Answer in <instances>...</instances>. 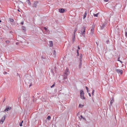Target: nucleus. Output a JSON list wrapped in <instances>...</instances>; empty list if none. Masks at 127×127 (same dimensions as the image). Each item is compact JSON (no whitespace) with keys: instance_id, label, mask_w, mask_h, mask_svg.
I'll use <instances>...</instances> for the list:
<instances>
[{"instance_id":"1","label":"nucleus","mask_w":127,"mask_h":127,"mask_svg":"<svg viewBox=\"0 0 127 127\" xmlns=\"http://www.w3.org/2000/svg\"><path fill=\"white\" fill-rule=\"evenodd\" d=\"M86 27L83 26L82 28V30L80 31V32H79V33H80L81 34H82L84 37H85V32Z\"/></svg>"},{"instance_id":"2","label":"nucleus","mask_w":127,"mask_h":127,"mask_svg":"<svg viewBox=\"0 0 127 127\" xmlns=\"http://www.w3.org/2000/svg\"><path fill=\"white\" fill-rule=\"evenodd\" d=\"M70 72L69 69L67 68L65 70L64 75V79H65L67 78L68 75L69 73Z\"/></svg>"},{"instance_id":"3","label":"nucleus","mask_w":127,"mask_h":127,"mask_svg":"<svg viewBox=\"0 0 127 127\" xmlns=\"http://www.w3.org/2000/svg\"><path fill=\"white\" fill-rule=\"evenodd\" d=\"M80 95L81 98L82 99H85V97L84 96V93L83 90H81L80 91Z\"/></svg>"},{"instance_id":"4","label":"nucleus","mask_w":127,"mask_h":127,"mask_svg":"<svg viewBox=\"0 0 127 127\" xmlns=\"http://www.w3.org/2000/svg\"><path fill=\"white\" fill-rule=\"evenodd\" d=\"M95 27V26L94 25H93L91 29V32L90 33V34L91 35H92L93 34Z\"/></svg>"},{"instance_id":"5","label":"nucleus","mask_w":127,"mask_h":127,"mask_svg":"<svg viewBox=\"0 0 127 127\" xmlns=\"http://www.w3.org/2000/svg\"><path fill=\"white\" fill-rule=\"evenodd\" d=\"M116 71L119 74H121L123 73V71L122 70L118 69H115Z\"/></svg>"},{"instance_id":"6","label":"nucleus","mask_w":127,"mask_h":127,"mask_svg":"<svg viewBox=\"0 0 127 127\" xmlns=\"http://www.w3.org/2000/svg\"><path fill=\"white\" fill-rule=\"evenodd\" d=\"M6 117V116L5 115H4L1 119L0 120V123L1 124H2L3 123L4 121L5 120Z\"/></svg>"},{"instance_id":"7","label":"nucleus","mask_w":127,"mask_h":127,"mask_svg":"<svg viewBox=\"0 0 127 127\" xmlns=\"http://www.w3.org/2000/svg\"><path fill=\"white\" fill-rule=\"evenodd\" d=\"M59 11L61 13L64 12L65 11H66L65 9H64V8H59Z\"/></svg>"},{"instance_id":"8","label":"nucleus","mask_w":127,"mask_h":127,"mask_svg":"<svg viewBox=\"0 0 127 127\" xmlns=\"http://www.w3.org/2000/svg\"><path fill=\"white\" fill-rule=\"evenodd\" d=\"M110 107H111L112 105V104L113 103L114 101V99L113 98H112L110 99Z\"/></svg>"},{"instance_id":"9","label":"nucleus","mask_w":127,"mask_h":127,"mask_svg":"<svg viewBox=\"0 0 127 127\" xmlns=\"http://www.w3.org/2000/svg\"><path fill=\"white\" fill-rule=\"evenodd\" d=\"M11 108L10 107H7L4 110V111L6 112L8 111L9 110H10Z\"/></svg>"},{"instance_id":"10","label":"nucleus","mask_w":127,"mask_h":127,"mask_svg":"<svg viewBox=\"0 0 127 127\" xmlns=\"http://www.w3.org/2000/svg\"><path fill=\"white\" fill-rule=\"evenodd\" d=\"M82 57H83L82 55V54H80V58H79V62H82Z\"/></svg>"},{"instance_id":"11","label":"nucleus","mask_w":127,"mask_h":127,"mask_svg":"<svg viewBox=\"0 0 127 127\" xmlns=\"http://www.w3.org/2000/svg\"><path fill=\"white\" fill-rule=\"evenodd\" d=\"M38 2L37 1H35L33 4V6L34 7H36L37 4L38 3Z\"/></svg>"},{"instance_id":"12","label":"nucleus","mask_w":127,"mask_h":127,"mask_svg":"<svg viewBox=\"0 0 127 127\" xmlns=\"http://www.w3.org/2000/svg\"><path fill=\"white\" fill-rule=\"evenodd\" d=\"M49 43L50 44V47H52L53 45V42L52 41H49Z\"/></svg>"},{"instance_id":"13","label":"nucleus","mask_w":127,"mask_h":127,"mask_svg":"<svg viewBox=\"0 0 127 127\" xmlns=\"http://www.w3.org/2000/svg\"><path fill=\"white\" fill-rule=\"evenodd\" d=\"M79 64L78 65V66L80 68L81 67V66H82V62H79Z\"/></svg>"},{"instance_id":"14","label":"nucleus","mask_w":127,"mask_h":127,"mask_svg":"<svg viewBox=\"0 0 127 127\" xmlns=\"http://www.w3.org/2000/svg\"><path fill=\"white\" fill-rule=\"evenodd\" d=\"M86 15H87V11H86L84 13V16L83 17V19H84L86 17Z\"/></svg>"},{"instance_id":"15","label":"nucleus","mask_w":127,"mask_h":127,"mask_svg":"<svg viewBox=\"0 0 127 127\" xmlns=\"http://www.w3.org/2000/svg\"><path fill=\"white\" fill-rule=\"evenodd\" d=\"M26 2H27L29 5H30L31 4L30 0H26Z\"/></svg>"},{"instance_id":"16","label":"nucleus","mask_w":127,"mask_h":127,"mask_svg":"<svg viewBox=\"0 0 127 127\" xmlns=\"http://www.w3.org/2000/svg\"><path fill=\"white\" fill-rule=\"evenodd\" d=\"M22 29L24 31L26 30V28L24 26H23L22 27Z\"/></svg>"},{"instance_id":"17","label":"nucleus","mask_w":127,"mask_h":127,"mask_svg":"<svg viewBox=\"0 0 127 127\" xmlns=\"http://www.w3.org/2000/svg\"><path fill=\"white\" fill-rule=\"evenodd\" d=\"M105 24H103L102 25V26L101 27V30L103 29L104 28V27H105Z\"/></svg>"},{"instance_id":"18","label":"nucleus","mask_w":127,"mask_h":127,"mask_svg":"<svg viewBox=\"0 0 127 127\" xmlns=\"http://www.w3.org/2000/svg\"><path fill=\"white\" fill-rule=\"evenodd\" d=\"M53 55L54 56H56V51L55 50H54L53 51Z\"/></svg>"},{"instance_id":"19","label":"nucleus","mask_w":127,"mask_h":127,"mask_svg":"<svg viewBox=\"0 0 127 127\" xmlns=\"http://www.w3.org/2000/svg\"><path fill=\"white\" fill-rule=\"evenodd\" d=\"M10 21L11 22H12L13 21V20L12 19L10 18L9 19Z\"/></svg>"},{"instance_id":"20","label":"nucleus","mask_w":127,"mask_h":127,"mask_svg":"<svg viewBox=\"0 0 127 127\" xmlns=\"http://www.w3.org/2000/svg\"><path fill=\"white\" fill-rule=\"evenodd\" d=\"M47 119H48V120H50V119H51L50 117L49 116L48 117Z\"/></svg>"},{"instance_id":"21","label":"nucleus","mask_w":127,"mask_h":127,"mask_svg":"<svg viewBox=\"0 0 127 127\" xmlns=\"http://www.w3.org/2000/svg\"><path fill=\"white\" fill-rule=\"evenodd\" d=\"M98 14H94V16L95 17H97L98 16Z\"/></svg>"},{"instance_id":"22","label":"nucleus","mask_w":127,"mask_h":127,"mask_svg":"<svg viewBox=\"0 0 127 127\" xmlns=\"http://www.w3.org/2000/svg\"><path fill=\"white\" fill-rule=\"evenodd\" d=\"M77 31V29H75L74 31V34L75 33V32H76Z\"/></svg>"},{"instance_id":"23","label":"nucleus","mask_w":127,"mask_h":127,"mask_svg":"<svg viewBox=\"0 0 127 127\" xmlns=\"http://www.w3.org/2000/svg\"><path fill=\"white\" fill-rule=\"evenodd\" d=\"M77 56H78L79 55V52H78V50H77Z\"/></svg>"},{"instance_id":"24","label":"nucleus","mask_w":127,"mask_h":127,"mask_svg":"<svg viewBox=\"0 0 127 127\" xmlns=\"http://www.w3.org/2000/svg\"><path fill=\"white\" fill-rule=\"evenodd\" d=\"M9 41L8 40H7L6 41V43L7 44L9 43Z\"/></svg>"},{"instance_id":"25","label":"nucleus","mask_w":127,"mask_h":127,"mask_svg":"<svg viewBox=\"0 0 127 127\" xmlns=\"http://www.w3.org/2000/svg\"><path fill=\"white\" fill-rule=\"evenodd\" d=\"M75 38H74V37H73L72 38V40L73 42L75 40Z\"/></svg>"},{"instance_id":"26","label":"nucleus","mask_w":127,"mask_h":127,"mask_svg":"<svg viewBox=\"0 0 127 127\" xmlns=\"http://www.w3.org/2000/svg\"><path fill=\"white\" fill-rule=\"evenodd\" d=\"M55 85V84H53V85L51 87V88H52Z\"/></svg>"},{"instance_id":"27","label":"nucleus","mask_w":127,"mask_h":127,"mask_svg":"<svg viewBox=\"0 0 127 127\" xmlns=\"http://www.w3.org/2000/svg\"><path fill=\"white\" fill-rule=\"evenodd\" d=\"M19 125L20 126V127H21L22 126V123H20V124H19Z\"/></svg>"},{"instance_id":"28","label":"nucleus","mask_w":127,"mask_h":127,"mask_svg":"<svg viewBox=\"0 0 127 127\" xmlns=\"http://www.w3.org/2000/svg\"><path fill=\"white\" fill-rule=\"evenodd\" d=\"M95 92V90H93V92H92V94L93 95H94V92Z\"/></svg>"},{"instance_id":"29","label":"nucleus","mask_w":127,"mask_h":127,"mask_svg":"<svg viewBox=\"0 0 127 127\" xmlns=\"http://www.w3.org/2000/svg\"><path fill=\"white\" fill-rule=\"evenodd\" d=\"M17 10L19 12H20L21 10L20 9V8L19 9H17Z\"/></svg>"},{"instance_id":"30","label":"nucleus","mask_w":127,"mask_h":127,"mask_svg":"<svg viewBox=\"0 0 127 127\" xmlns=\"http://www.w3.org/2000/svg\"><path fill=\"white\" fill-rule=\"evenodd\" d=\"M125 35L127 37V32H125Z\"/></svg>"},{"instance_id":"31","label":"nucleus","mask_w":127,"mask_h":127,"mask_svg":"<svg viewBox=\"0 0 127 127\" xmlns=\"http://www.w3.org/2000/svg\"><path fill=\"white\" fill-rule=\"evenodd\" d=\"M86 89L87 90H88V91L89 90L88 89V87L87 86H86Z\"/></svg>"},{"instance_id":"32","label":"nucleus","mask_w":127,"mask_h":127,"mask_svg":"<svg viewBox=\"0 0 127 127\" xmlns=\"http://www.w3.org/2000/svg\"><path fill=\"white\" fill-rule=\"evenodd\" d=\"M109 42V41L108 40H107L106 41V43L107 44H108Z\"/></svg>"},{"instance_id":"33","label":"nucleus","mask_w":127,"mask_h":127,"mask_svg":"<svg viewBox=\"0 0 127 127\" xmlns=\"http://www.w3.org/2000/svg\"><path fill=\"white\" fill-rule=\"evenodd\" d=\"M75 34L74 33V34L73 35V37H74V38H75Z\"/></svg>"},{"instance_id":"34","label":"nucleus","mask_w":127,"mask_h":127,"mask_svg":"<svg viewBox=\"0 0 127 127\" xmlns=\"http://www.w3.org/2000/svg\"><path fill=\"white\" fill-rule=\"evenodd\" d=\"M44 28L45 30H47V29L46 27H44Z\"/></svg>"},{"instance_id":"35","label":"nucleus","mask_w":127,"mask_h":127,"mask_svg":"<svg viewBox=\"0 0 127 127\" xmlns=\"http://www.w3.org/2000/svg\"><path fill=\"white\" fill-rule=\"evenodd\" d=\"M80 117H81V118H83L84 119H85L84 118H83V116L82 115H81L80 116Z\"/></svg>"},{"instance_id":"36","label":"nucleus","mask_w":127,"mask_h":127,"mask_svg":"<svg viewBox=\"0 0 127 127\" xmlns=\"http://www.w3.org/2000/svg\"><path fill=\"white\" fill-rule=\"evenodd\" d=\"M120 57H119L118 59V61H120Z\"/></svg>"},{"instance_id":"37","label":"nucleus","mask_w":127,"mask_h":127,"mask_svg":"<svg viewBox=\"0 0 127 127\" xmlns=\"http://www.w3.org/2000/svg\"><path fill=\"white\" fill-rule=\"evenodd\" d=\"M4 74H7V72H4Z\"/></svg>"},{"instance_id":"38","label":"nucleus","mask_w":127,"mask_h":127,"mask_svg":"<svg viewBox=\"0 0 127 127\" xmlns=\"http://www.w3.org/2000/svg\"><path fill=\"white\" fill-rule=\"evenodd\" d=\"M17 76H19V77H20V75L19 74H18V73H17Z\"/></svg>"},{"instance_id":"39","label":"nucleus","mask_w":127,"mask_h":127,"mask_svg":"<svg viewBox=\"0 0 127 127\" xmlns=\"http://www.w3.org/2000/svg\"><path fill=\"white\" fill-rule=\"evenodd\" d=\"M21 24L22 25H23V24H24V22L23 21V22H21Z\"/></svg>"},{"instance_id":"40","label":"nucleus","mask_w":127,"mask_h":127,"mask_svg":"<svg viewBox=\"0 0 127 127\" xmlns=\"http://www.w3.org/2000/svg\"><path fill=\"white\" fill-rule=\"evenodd\" d=\"M89 95L90 96H91V94H90V93H89Z\"/></svg>"},{"instance_id":"41","label":"nucleus","mask_w":127,"mask_h":127,"mask_svg":"<svg viewBox=\"0 0 127 127\" xmlns=\"http://www.w3.org/2000/svg\"><path fill=\"white\" fill-rule=\"evenodd\" d=\"M78 49L79 50L80 49V48L79 46H78Z\"/></svg>"},{"instance_id":"42","label":"nucleus","mask_w":127,"mask_h":127,"mask_svg":"<svg viewBox=\"0 0 127 127\" xmlns=\"http://www.w3.org/2000/svg\"><path fill=\"white\" fill-rule=\"evenodd\" d=\"M81 105H82V106H83V105H81L80 104L79 105V107H80V106H81Z\"/></svg>"},{"instance_id":"43","label":"nucleus","mask_w":127,"mask_h":127,"mask_svg":"<svg viewBox=\"0 0 127 127\" xmlns=\"http://www.w3.org/2000/svg\"><path fill=\"white\" fill-rule=\"evenodd\" d=\"M32 84L31 83L29 85V87H31V86H32Z\"/></svg>"},{"instance_id":"44","label":"nucleus","mask_w":127,"mask_h":127,"mask_svg":"<svg viewBox=\"0 0 127 127\" xmlns=\"http://www.w3.org/2000/svg\"><path fill=\"white\" fill-rule=\"evenodd\" d=\"M108 0H104V1H107Z\"/></svg>"},{"instance_id":"45","label":"nucleus","mask_w":127,"mask_h":127,"mask_svg":"<svg viewBox=\"0 0 127 127\" xmlns=\"http://www.w3.org/2000/svg\"><path fill=\"white\" fill-rule=\"evenodd\" d=\"M120 62L121 63H122V62L121 61H120Z\"/></svg>"},{"instance_id":"46","label":"nucleus","mask_w":127,"mask_h":127,"mask_svg":"<svg viewBox=\"0 0 127 127\" xmlns=\"http://www.w3.org/2000/svg\"><path fill=\"white\" fill-rule=\"evenodd\" d=\"M23 121H22L21 122V123H23Z\"/></svg>"},{"instance_id":"47","label":"nucleus","mask_w":127,"mask_h":127,"mask_svg":"<svg viewBox=\"0 0 127 127\" xmlns=\"http://www.w3.org/2000/svg\"><path fill=\"white\" fill-rule=\"evenodd\" d=\"M87 92L88 93L89 92V90L88 91L87 90Z\"/></svg>"},{"instance_id":"48","label":"nucleus","mask_w":127,"mask_h":127,"mask_svg":"<svg viewBox=\"0 0 127 127\" xmlns=\"http://www.w3.org/2000/svg\"><path fill=\"white\" fill-rule=\"evenodd\" d=\"M18 43H16V44L17 45V44H18Z\"/></svg>"},{"instance_id":"49","label":"nucleus","mask_w":127,"mask_h":127,"mask_svg":"<svg viewBox=\"0 0 127 127\" xmlns=\"http://www.w3.org/2000/svg\"><path fill=\"white\" fill-rule=\"evenodd\" d=\"M18 43H16V44L17 45V44H18Z\"/></svg>"},{"instance_id":"50","label":"nucleus","mask_w":127,"mask_h":127,"mask_svg":"<svg viewBox=\"0 0 127 127\" xmlns=\"http://www.w3.org/2000/svg\"><path fill=\"white\" fill-rule=\"evenodd\" d=\"M1 22V21L0 20V22Z\"/></svg>"},{"instance_id":"51","label":"nucleus","mask_w":127,"mask_h":127,"mask_svg":"<svg viewBox=\"0 0 127 127\" xmlns=\"http://www.w3.org/2000/svg\"><path fill=\"white\" fill-rule=\"evenodd\" d=\"M5 100H3V102H4V101Z\"/></svg>"}]
</instances>
